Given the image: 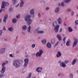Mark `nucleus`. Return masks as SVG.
Masks as SVG:
<instances>
[{"instance_id":"23","label":"nucleus","mask_w":78,"mask_h":78,"mask_svg":"<svg viewBox=\"0 0 78 78\" xmlns=\"http://www.w3.org/2000/svg\"><path fill=\"white\" fill-rule=\"evenodd\" d=\"M22 29L23 30H25L27 29V26L26 25L22 27Z\"/></svg>"},{"instance_id":"26","label":"nucleus","mask_w":78,"mask_h":78,"mask_svg":"<svg viewBox=\"0 0 78 78\" xmlns=\"http://www.w3.org/2000/svg\"><path fill=\"white\" fill-rule=\"evenodd\" d=\"M12 22L13 23H16L17 22V20L16 19H14L12 20Z\"/></svg>"},{"instance_id":"52","label":"nucleus","mask_w":78,"mask_h":78,"mask_svg":"<svg viewBox=\"0 0 78 78\" xmlns=\"http://www.w3.org/2000/svg\"><path fill=\"white\" fill-rule=\"evenodd\" d=\"M49 9V7H47L46 8V10H48V9Z\"/></svg>"},{"instance_id":"63","label":"nucleus","mask_w":78,"mask_h":78,"mask_svg":"<svg viewBox=\"0 0 78 78\" xmlns=\"http://www.w3.org/2000/svg\"><path fill=\"white\" fill-rule=\"evenodd\" d=\"M62 36H63V37H64V34H63Z\"/></svg>"},{"instance_id":"59","label":"nucleus","mask_w":78,"mask_h":78,"mask_svg":"<svg viewBox=\"0 0 78 78\" xmlns=\"http://www.w3.org/2000/svg\"><path fill=\"white\" fill-rule=\"evenodd\" d=\"M32 17H34V15H33Z\"/></svg>"},{"instance_id":"56","label":"nucleus","mask_w":78,"mask_h":78,"mask_svg":"<svg viewBox=\"0 0 78 78\" xmlns=\"http://www.w3.org/2000/svg\"><path fill=\"white\" fill-rule=\"evenodd\" d=\"M26 58H28V57H29V55H27L26 56Z\"/></svg>"},{"instance_id":"1","label":"nucleus","mask_w":78,"mask_h":78,"mask_svg":"<svg viewBox=\"0 0 78 78\" xmlns=\"http://www.w3.org/2000/svg\"><path fill=\"white\" fill-rule=\"evenodd\" d=\"M31 17V16L30 15H27L25 16V18H24L26 22L27 21V23L28 25H30L32 23V20L30 18Z\"/></svg>"},{"instance_id":"11","label":"nucleus","mask_w":78,"mask_h":78,"mask_svg":"<svg viewBox=\"0 0 78 78\" xmlns=\"http://www.w3.org/2000/svg\"><path fill=\"white\" fill-rule=\"evenodd\" d=\"M38 29H39V28H38L36 30V31L37 32V33H43L44 31H40V30H38Z\"/></svg>"},{"instance_id":"2","label":"nucleus","mask_w":78,"mask_h":78,"mask_svg":"<svg viewBox=\"0 0 78 78\" xmlns=\"http://www.w3.org/2000/svg\"><path fill=\"white\" fill-rule=\"evenodd\" d=\"M13 65L16 67H18L20 65V63L19 60H16L13 61Z\"/></svg>"},{"instance_id":"41","label":"nucleus","mask_w":78,"mask_h":78,"mask_svg":"<svg viewBox=\"0 0 78 78\" xmlns=\"http://www.w3.org/2000/svg\"><path fill=\"white\" fill-rule=\"evenodd\" d=\"M67 62H68V61H67V60H65L64 62V63L65 64H67Z\"/></svg>"},{"instance_id":"8","label":"nucleus","mask_w":78,"mask_h":78,"mask_svg":"<svg viewBox=\"0 0 78 78\" xmlns=\"http://www.w3.org/2000/svg\"><path fill=\"white\" fill-rule=\"evenodd\" d=\"M42 68L39 67L38 68H37L36 69V71H37V72H41V71H42Z\"/></svg>"},{"instance_id":"42","label":"nucleus","mask_w":78,"mask_h":78,"mask_svg":"<svg viewBox=\"0 0 78 78\" xmlns=\"http://www.w3.org/2000/svg\"><path fill=\"white\" fill-rule=\"evenodd\" d=\"M9 56L10 57H11L12 58H13V57H14V56H13L12 54H10Z\"/></svg>"},{"instance_id":"30","label":"nucleus","mask_w":78,"mask_h":78,"mask_svg":"<svg viewBox=\"0 0 78 78\" xmlns=\"http://www.w3.org/2000/svg\"><path fill=\"white\" fill-rule=\"evenodd\" d=\"M57 25V23H56V21L54 22L53 23V26H54V27H55V25Z\"/></svg>"},{"instance_id":"31","label":"nucleus","mask_w":78,"mask_h":78,"mask_svg":"<svg viewBox=\"0 0 78 78\" xmlns=\"http://www.w3.org/2000/svg\"><path fill=\"white\" fill-rule=\"evenodd\" d=\"M70 1H71V0H65L64 1V2H65V3H68L70 2Z\"/></svg>"},{"instance_id":"62","label":"nucleus","mask_w":78,"mask_h":78,"mask_svg":"<svg viewBox=\"0 0 78 78\" xmlns=\"http://www.w3.org/2000/svg\"><path fill=\"white\" fill-rule=\"evenodd\" d=\"M25 73V72H22V73Z\"/></svg>"},{"instance_id":"44","label":"nucleus","mask_w":78,"mask_h":78,"mask_svg":"<svg viewBox=\"0 0 78 78\" xmlns=\"http://www.w3.org/2000/svg\"><path fill=\"white\" fill-rule=\"evenodd\" d=\"M3 77V74H0V77Z\"/></svg>"},{"instance_id":"57","label":"nucleus","mask_w":78,"mask_h":78,"mask_svg":"<svg viewBox=\"0 0 78 78\" xmlns=\"http://www.w3.org/2000/svg\"><path fill=\"white\" fill-rule=\"evenodd\" d=\"M58 6H61V4L60 3H59L58 4Z\"/></svg>"},{"instance_id":"10","label":"nucleus","mask_w":78,"mask_h":78,"mask_svg":"<svg viewBox=\"0 0 78 78\" xmlns=\"http://www.w3.org/2000/svg\"><path fill=\"white\" fill-rule=\"evenodd\" d=\"M6 68H5V67L3 66L2 68V69L1 71V73H4L5 72V69Z\"/></svg>"},{"instance_id":"4","label":"nucleus","mask_w":78,"mask_h":78,"mask_svg":"<svg viewBox=\"0 0 78 78\" xmlns=\"http://www.w3.org/2000/svg\"><path fill=\"white\" fill-rule=\"evenodd\" d=\"M42 53H43V51L42 50H40L39 51V52H38L36 54V56L37 57L38 56L41 57V55H42Z\"/></svg>"},{"instance_id":"37","label":"nucleus","mask_w":78,"mask_h":78,"mask_svg":"<svg viewBox=\"0 0 78 78\" xmlns=\"http://www.w3.org/2000/svg\"><path fill=\"white\" fill-rule=\"evenodd\" d=\"M69 77L70 78H73V74H70Z\"/></svg>"},{"instance_id":"32","label":"nucleus","mask_w":78,"mask_h":78,"mask_svg":"<svg viewBox=\"0 0 78 78\" xmlns=\"http://www.w3.org/2000/svg\"><path fill=\"white\" fill-rule=\"evenodd\" d=\"M13 11V9L11 8L9 9V11H10V12H12Z\"/></svg>"},{"instance_id":"24","label":"nucleus","mask_w":78,"mask_h":78,"mask_svg":"<svg viewBox=\"0 0 78 78\" xmlns=\"http://www.w3.org/2000/svg\"><path fill=\"white\" fill-rule=\"evenodd\" d=\"M76 59H74L73 61L72 65H74V64L76 62Z\"/></svg>"},{"instance_id":"51","label":"nucleus","mask_w":78,"mask_h":78,"mask_svg":"<svg viewBox=\"0 0 78 78\" xmlns=\"http://www.w3.org/2000/svg\"><path fill=\"white\" fill-rule=\"evenodd\" d=\"M58 63H59V64L61 63V60L59 61L58 62Z\"/></svg>"},{"instance_id":"7","label":"nucleus","mask_w":78,"mask_h":78,"mask_svg":"<svg viewBox=\"0 0 78 78\" xmlns=\"http://www.w3.org/2000/svg\"><path fill=\"white\" fill-rule=\"evenodd\" d=\"M78 40L77 39H76L74 41L73 44V47H74L76 45V44H77V43H78Z\"/></svg>"},{"instance_id":"5","label":"nucleus","mask_w":78,"mask_h":78,"mask_svg":"<svg viewBox=\"0 0 78 78\" xmlns=\"http://www.w3.org/2000/svg\"><path fill=\"white\" fill-rule=\"evenodd\" d=\"M25 62V64L24 65V67H26L27 66L28 64V58L25 59L24 60Z\"/></svg>"},{"instance_id":"38","label":"nucleus","mask_w":78,"mask_h":78,"mask_svg":"<svg viewBox=\"0 0 78 78\" xmlns=\"http://www.w3.org/2000/svg\"><path fill=\"white\" fill-rule=\"evenodd\" d=\"M3 33V30H0V36L2 35V33Z\"/></svg>"},{"instance_id":"39","label":"nucleus","mask_w":78,"mask_h":78,"mask_svg":"<svg viewBox=\"0 0 78 78\" xmlns=\"http://www.w3.org/2000/svg\"><path fill=\"white\" fill-rule=\"evenodd\" d=\"M16 0H13V4H15V3H16Z\"/></svg>"},{"instance_id":"21","label":"nucleus","mask_w":78,"mask_h":78,"mask_svg":"<svg viewBox=\"0 0 78 78\" xmlns=\"http://www.w3.org/2000/svg\"><path fill=\"white\" fill-rule=\"evenodd\" d=\"M34 9H32L30 11V14H34Z\"/></svg>"},{"instance_id":"19","label":"nucleus","mask_w":78,"mask_h":78,"mask_svg":"<svg viewBox=\"0 0 78 78\" xmlns=\"http://www.w3.org/2000/svg\"><path fill=\"white\" fill-rule=\"evenodd\" d=\"M46 42L47 41L46 40V39H44L41 41V42H42V44H46Z\"/></svg>"},{"instance_id":"47","label":"nucleus","mask_w":78,"mask_h":78,"mask_svg":"<svg viewBox=\"0 0 78 78\" xmlns=\"http://www.w3.org/2000/svg\"><path fill=\"white\" fill-rule=\"evenodd\" d=\"M62 29L61 28L60 29V30L59 31V32H62Z\"/></svg>"},{"instance_id":"17","label":"nucleus","mask_w":78,"mask_h":78,"mask_svg":"<svg viewBox=\"0 0 78 78\" xmlns=\"http://www.w3.org/2000/svg\"><path fill=\"white\" fill-rule=\"evenodd\" d=\"M70 40H69L66 42V45L67 46H69L70 45Z\"/></svg>"},{"instance_id":"58","label":"nucleus","mask_w":78,"mask_h":78,"mask_svg":"<svg viewBox=\"0 0 78 78\" xmlns=\"http://www.w3.org/2000/svg\"><path fill=\"white\" fill-rule=\"evenodd\" d=\"M5 63H6V64H7V63H8V61H5Z\"/></svg>"},{"instance_id":"49","label":"nucleus","mask_w":78,"mask_h":78,"mask_svg":"<svg viewBox=\"0 0 78 78\" xmlns=\"http://www.w3.org/2000/svg\"><path fill=\"white\" fill-rule=\"evenodd\" d=\"M73 14H74V12H72L71 13V15L72 16H73Z\"/></svg>"},{"instance_id":"25","label":"nucleus","mask_w":78,"mask_h":78,"mask_svg":"<svg viewBox=\"0 0 78 78\" xmlns=\"http://www.w3.org/2000/svg\"><path fill=\"white\" fill-rule=\"evenodd\" d=\"M31 73H30L28 74V76L26 78H30L31 76Z\"/></svg>"},{"instance_id":"28","label":"nucleus","mask_w":78,"mask_h":78,"mask_svg":"<svg viewBox=\"0 0 78 78\" xmlns=\"http://www.w3.org/2000/svg\"><path fill=\"white\" fill-rule=\"evenodd\" d=\"M8 30L10 31H12L13 29L12 27H10L9 28Z\"/></svg>"},{"instance_id":"18","label":"nucleus","mask_w":78,"mask_h":78,"mask_svg":"<svg viewBox=\"0 0 78 78\" xmlns=\"http://www.w3.org/2000/svg\"><path fill=\"white\" fill-rule=\"evenodd\" d=\"M59 56H61V52L59 51L58 52V55H57V57L58 58V57H59Z\"/></svg>"},{"instance_id":"53","label":"nucleus","mask_w":78,"mask_h":78,"mask_svg":"<svg viewBox=\"0 0 78 78\" xmlns=\"http://www.w3.org/2000/svg\"><path fill=\"white\" fill-rule=\"evenodd\" d=\"M19 4H17V5H16V7H18V6H19Z\"/></svg>"},{"instance_id":"29","label":"nucleus","mask_w":78,"mask_h":78,"mask_svg":"<svg viewBox=\"0 0 78 78\" xmlns=\"http://www.w3.org/2000/svg\"><path fill=\"white\" fill-rule=\"evenodd\" d=\"M68 30L69 32H72L73 30L70 27H68Z\"/></svg>"},{"instance_id":"12","label":"nucleus","mask_w":78,"mask_h":78,"mask_svg":"<svg viewBox=\"0 0 78 78\" xmlns=\"http://www.w3.org/2000/svg\"><path fill=\"white\" fill-rule=\"evenodd\" d=\"M57 37L59 41H61V35L59 34L57 35Z\"/></svg>"},{"instance_id":"46","label":"nucleus","mask_w":78,"mask_h":78,"mask_svg":"<svg viewBox=\"0 0 78 78\" xmlns=\"http://www.w3.org/2000/svg\"><path fill=\"white\" fill-rule=\"evenodd\" d=\"M6 64L5 63H3L2 64V67H3V66H5V65Z\"/></svg>"},{"instance_id":"35","label":"nucleus","mask_w":78,"mask_h":78,"mask_svg":"<svg viewBox=\"0 0 78 78\" xmlns=\"http://www.w3.org/2000/svg\"><path fill=\"white\" fill-rule=\"evenodd\" d=\"M59 41H58L56 44H55V47H56V46H57V45H58V44L59 43Z\"/></svg>"},{"instance_id":"36","label":"nucleus","mask_w":78,"mask_h":78,"mask_svg":"<svg viewBox=\"0 0 78 78\" xmlns=\"http://www.w3.org/2000/svg\"><path fill=\"white\" fill-rule=\"evenodd\" d=\"M35 46H36L35 44H33L32 45V48H34L35 47Z\"/></svg>"},{"instance_id":"40","label":"nucleus","mask_w":78,"mask_h":78,"mask_svg":"<svg viewBox=\"0 0 78 78\" xmlns=\"http://www.w3.org/2000/svg\"><path fill=\"white\" fill-rule=\"evenodd\" d=\"M20 15L19 14L16 16V18H20Z\"/></svg>"},{"instance_id":"45","label":"nucleus","mask_w":78,"mask_h":78,"mask_svg":"<svg viewBox=\"0 0 78 78\" xmlns=\"http://www.w3.org/2000/svg\"><path fill=\"white\" fill-rule=\"evenodd\" d=\"M38 16L39 17H41V14H40V13L38 14Z\"/></svg>"},{"instance_id":"15","label":"nucleus","mask_w":78,"mask_h":78,"mask_svg":"<svg viewBox=\"0 0 78 78\" xmlns=\"http://www.w3.org/2000/svg\"><path fill=\"white\" fill-rule=\"evenodd\" d=\"M21 2L20 4V7H22L23 6V4H24V2H23V0H21Z\"/></svg>"},{"instance_id":"20","label":"nucleus","mask_w":78,"mask_h":78,"mask_svg":"<svg viewBox=\"0 0 78 78\" xmlns=\"http://www.w3.org/2000/svg\"><path fill=\"white\" fill-rule=\"evenodd\" d=\"M59 11V7H57L55 10V12H58Z\"/></svg>"},{"instance_id":"64","label":"nucleus","mask_w":78,"mask_h":78,"mask_svg":"<svg viewBox=\"0 0 78 78\" xmlns=\"http://www.w3.org/2000/svg\"><path fill=\"white\" fill-rule=\"evenodd\" d=\"M4 40H5V41H6V39H5Z\"/></svg>"},{"instance_id":"14","label":"nucleus","mask_w":78,"mask_h":78,"mask_svg":"<svg viewBox=\"0 0 78 78\" xmlns=\"http://www.w3.org/2000/svg\"><path fill=\"white\" fill-rule=\"evenodd\" d=\"M51 43L48 42L47 44V46L48 48H51Z\"/></svg>"},{"instance_id":"50","label":"nucleus","mask_w":78,"mask_h":78,"mask_svg":"<svg viewBox=\"0 0 78 78\" xmlns=\"http://www.w3.org/2000/svg\"><path fill=\"white\" fill-rule=\"evenodd\" d=\"M67 11H70V9H68L67 10Z\"/></svg>"},{"instance_id":"34","label":"nucleus","mask_w":78,"mask_h":78,"mask_svg":"<svg viewBox=\"0 0 78 78\" xmlns=\"http://www.w3.org/2000/svg\"><path fill=\"white\" fill-rule=\"evenodd\" d=\"M61 5L63 7H64V6H65V5H64V2H62L61 4Z\"/></svg>"},{"instance_id":"16","label":"nucleus","mask_w":78,"mask_h":78,"mask_svg":"<svg viewBox=\"0 0 78 78\" xmlns=\"http://www.w3.org/2000/svg\"><path fill=\"white\" fill-rule=\"evenodd\" d=\"M57 20L58 21L59 24H61V23L62 22V20L61 18H59Z\"/></svg>"},{"instance_id":"48","label":"nucleus","mask_w":78,"mask_h":78,"mask_svg":"<svg viewBox=\"0 0 78 78\" xmlns=\"http://www.w3.org/2000/svg\"><path fill=\"white\" fill-rule=\"evenodd\" d=\"M3 30H6V29L5 28V27H4L3 28Z\"/></svg>"},{"instance_id":"6","label":"nucleus","mask_w":78,"mask_h":78,"mask_svg":"<svg viewBox=\"0 0 78 78\" xmlns=\"http://www.w3.org/2000/svg\"><path fill=\"white\" fill-rule=\"evenodd\" d=\"M59 25H57L55 27L54 30L55 33H58V29H59Z\"/></svg>"},{"instance_id":"33","label":"nucleus","mask_w":78,"mask_h":78,"mask_svg":"<svg viewBox=\"0 0 78 78\" xmlns=\"http://www.w3.org/2000/svg\"><path fill=\"white\" fill-rule=\"evenodd\" d=\"M75 25H78V20H76L75 21Z\"/></svg>"},{"instance_id":"60","label":"nucleus","mask_w":78,"mask_h":78,"mask_svg":"<svg viewBox=\"0 0 78 78\" xmlns=\"http://www.w3.org/2000/svg\"><path fill=\"white\" fill-rule=\"evenodd\" d=\"M58 76H60V74H58Z\"/></svg>"},{"instance_id":"54","label":"nucleus","mask_w":78,"mask_h":78,"mask_svg":"<svg viewBox=\"0 0 78 78\" xmlns=\"http://www.w3.org/2000/svg\"><path fill=\"white\" fill-rule=\"evenodd\" d=\"M2 10L3 9H2L0 10V13H1V12H2Z\"/></svg>"},{"instance_id":"3","label":"nucleus","mask_w":78,"mask_h":78,"mask_svg":"<svg viewBox=\"0 0 78 78\" xmlns=\"http://www.w3.org/2000/svg\"><path fill=\"white\" fill-rule=\"evenodd\" d=\"M8 5H9V3L3 1L2 3L1 8H4L5 6H8Z\"/></svg>"},{"instance_id":"61","label":"nucleus","mask_w":78,"mask_h":78,"mask_svg":"<svg viewBox=\"0 0 78 78\" xmlns=\"http://www.w3.org/2000/svg\"><path fill=\"white\" fill-rule=\"evenodd\" d=\"M2 22V20H1V19H0V22Z\"/></svg>"},{"instance_id":"13","label":"nucleus","mask_w":78,"mask_h":78,"mask_svg":"<svg viewBox=\"0 0 78 78\" xmlns=\"http://www.w3.org/2000/svg\"><path fill=\"white\" fill-rule=\"evenodd\" d=\"M5 48H1V54H3L5 53Z\"/></svg>"},{"instance_id":"43","label":"nucleus","mask_w":78,"mask_h":78,"mask_svg":"<svg viewBox=\"0 0 78 78\" xmlns=\"http://www.w3.org/2000/svg\"><path fill=\"white\" fill-rule=\"evenodd\" d=\"M66 37H65L64 38H63V41H64V42L65 43V41H66Z\"/></svg>"},{"instance_id":"9","label":"nucleus","mask_w":78,"mask_h":78,"mask_svg":"<svg viewBox=\"0 0 78 78\" xmlns=\"http://www.w3.org/2000/svg\"><path fill=\"white\" fill-rule=\"evenodd\" d=\"M8 16L7 14H6L5 15L3 20V22H6V20L7 19H8Z\"/></svg>"},{"instance_id":"22","label":"nucleus","mask_w":78,"mask_h":78,"mask_svg":"<svg viewBox=\"0 0 78 78\" xmlns=\"http://www.w3.org/2000/svg\"><path fill=\"white\" fill-rule=\"evenodd\" d=\"M61 65L62 66V67H66V64L64 63H62Z\"/></svg>"},{"instance_id":"27","label":"nucleus","mask_w":78,"mask_h":78,"mask_svg":"<svg viewBox=\"0 0 78 78\" xmlns=\"http://www.w3.org/2000/svg\"><path fill=\"white\" fill-rule=\"evenodd\" d=\"M31 29V27L29 26L27 28V31L30 33V29Z\"/></svg>"},{"instance_id":"55","label":"nucleus","mask_w":78,"mask_h":78,"mask_svg":"<svg viewBox=\"0 0 78 78\" xmlns=\"http://www.w3.org/2000/svg\"><path fill=\"white\" fill-rule=\"evenodd\" d=\"M53 40L52 39L51 40V44H53Z\"/></svg>"}]
</instances>
